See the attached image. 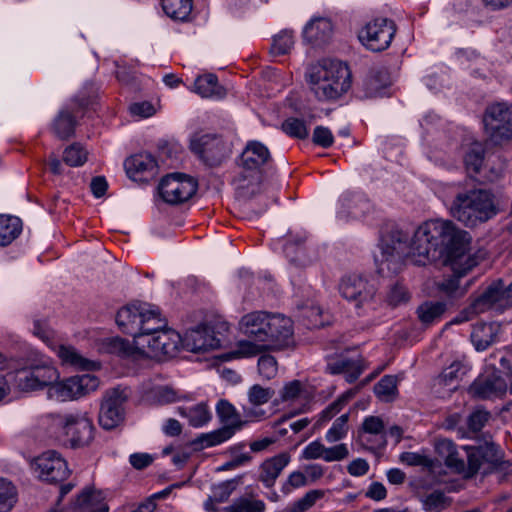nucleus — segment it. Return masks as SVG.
I'll return each mask as SVG.
<instances>
[{"mask_svg":"<svg viewBox=\"0 0 512 512\" xmlns=\"http://www.w3.org/2000/svg\"><path fill=\"white\" fill-rule=\"evenodd\" d=\"M470 237L468 232L455 226L451 221L429 220L421 224L409 247V253L420 265L443 258L446 265L459 271L477 265V260L468 253Z\"/></svg>","mask_w":512,"mask_h":512,"instance_id":"obj_1","label":"nucleus"},{"mask_svg":"<svg viewBox=\"0 0 512 512\" xmlns=\"http://www.w3.org/2000/svg\"><path fill=\"white\" fill-rule=\"evenodd\" d=\"M119 329L131 335L136 345L147 346L152 357L174 356L180 334L165 329L167 323L159 309L146 302H134L122 307L116 315Z\"/></svg>","mask_w":512,"mask_h":512,"instance_id":"obj_2","label":"nucleus"},{"mask_svg":"<svg viewBox=\"0 0 512 512\" xmlns=\"http://www.w3.org/2000/svg\"><path fill=\"white\" fill-rule=\"evenodd\" d=\"M499 201L491 189L474 188L454 197L451 215L467 227L486 223L500 212Z\"/></svg>","mask_w":512,"mask_h":512,"instance_id":"obj_3","label":"nucleus"},{"mask_svg":"<svg viewBox=\"0 0 512 512\" xmlns=\"http://www.w3.org/2000/svg\"><path fill=\"white\" fill-rule=\"evenodd\" d=\"M308 79L312 92L320 101L336 100L351 86L350 70L339 60L325 59L312 66Z\"/></svg>","mask_w":512,"mask_h":512,"instance_id":"obj_4","label":"nucleus"},{"mask_svg":"<svg viewBox=\"0 0 512 512\" xmlns=\"http://www.w3.org/2000/svg\"><path fill=\"white\" fill-rule=\"evenodd\" d=\"M48 429L57 439L63 438L72 448L83 447L94 438V425L88 412L75 410L46 416Z\"/></svg>","mask_w":512,"mask_h":512,"instance_id":"obj_5","label":"nucleus"},{"mask_svg":"<svg viewBox=\"0 0 512 512\" xmlns=\"http://www.w3.org/2000/svg\"><path fill=\"white\" fill-rule=\"evenodd\" d=\"M216 415L222 426L211 432L201 433L191 441L195 450L214 447L230 440L242 430L248 420L242 419L236 407L227 399H220L215 407Z\"/></svg>","mask_w":512,"mask_h":512,"instance_id":"obj_6","label":"nucleus"},{"mask_svg":"<svg viewBox=\"0 0 512 512\" xmlns=\"http://www.w3.org/2000/svg\"><path fill=\"white\" fill-rule=\"evenodd\" d=\"M408 235L397 226L387 227L381 234L375 254L378 272L382 275L397 274L402 269L404 258L409 254Z\"/></svg>","mask_w":512,"mask_h":512,"instance_id":"obj_7","label":"nucleus"},{"mask_svg":"<svg viewBox=\"0 0 512 512\" xmlns=\"http://www.w3.org/2000/svg\"><path fill=\"white\" fill-rule=\"evenodd\" d=\"M241 166L243 172L240 174L238 182L239 189H249L252 186L251 193L255 192L261 181V172L264 166L272 160L269 149L260 141H249L241 154Z\"/></svg>","mask_w":512,"mask_h":512,"instance_id":"obj_8","label":"nucleus"},{"mask_svg":"<svg viewBox=\"0 0 512 512\" xmlns=\"http://www.w3.org/2000/svg\"><path fill=\"white\" fill-rule=\"evenodd\" d=\"M227 330L226 322H218L216 325L201 324L186 331L184 337L180 336L178 347L182 345L187 351L194 353L217 349L221 346V339L218 335Z\"/></svg>","mask_w":512,"mask_h":512,"instance_id":"obj_9","label":"nucleus"},{"mask_svg":"<svg viewBox=\"0 0 512 512\" xmlns=\"http://www.w3.org/2000/svg\"><path fill=\"white\" fill-rule=\"evenodd\" d=\"M99 386V379L91 374L72 376L63 381L54 382L47 390L49 399L64 402L83 397Z\"/></svg>","mask_w":512,"mask_h":512,"instance_id":"obj_10","label":"nucleus"},{"mask_svg":"<svg viewBox=\"0 0 512 512\" xmlns=\"http://www.w3.org/2000/svg\"><path fill=\"white\" fill-rule=\"evenodd\" d=\"M129 396V389L120 386L104 393L99 412V424L103 429H114L124 421Z\"/></svg>","mask_w":512,"mask_h":512,"instance_id":"obj_11","label":"nucleus"},{"mask_svg":"<svg viewBox=\"0 0 512 512\" xmlns=\"http://www.w3.org/2000/svg\"><path fill=\"white\" fill-rule=\"evenodd\" d=\"M483 121L487 134L495 144L512 139V105H490L486 109Z\"/></svg>","mask_w":512,"mask_h":512,"instance_id":"obj_12","label":"nucleus"},{"mask_svg":"<svg viewBox=\"0 0 512 512\" xmlns=\"http://www.w3.org/2000/svg\"><path fill=\"white\" fill-rule=\"evenodd\" d=\"M396 33V25L388 18H375L359 32L360 42L373 52L386 50Z\"/></svg>","mask_w":512,"mask_h":512,"instance_id":"obj_13","label":"nucleus"},{"mask_svg":"<svg viewBox=\"0 0 512 512\" xmlns=\"http://www.w3.org/2000/svg\"><path fill=\"white\" fill-rule=\"evenodd\" d=\"M196 180L188 175L174 173L162 178L159 194L168 204L177 205L189 200L197 191Z\"/></svg>","mask_w":512,"mask_h":512,"instance_id":"obj_14","label":"nucleus"},{"mask_svg":"<svg viewBox=\"0 0 512 512\" xmlns=\"http://www.w3.org/2000/svg\"><path fill=\"white\" fill-rule=\"evenodd\" d=\"M58 379V371L46 360L26 367L16 375L17 385L24 391L49 388Z\"/></svg>","mask_w":512,"mask_h":512,"instance_id":"obj_15","label":"nucleus"},{"mask_svg":"<svg viewBox=\"0 0 512 512\" xmlns=\"http://www.w3.org/2000/svg\"><path fill=\"white\" fill-rule=\"evenodd\" d=\"M32 469L40 480L48 483L64 481L70 474L67 462L56 451H47L36 457Z\"/></svg>","mask_w":512,"mask_h":512,"instance_id":"obj_16","label":"nucleus"},{"mask_svg":"<svg viewBox=\"0 0 512 512\" xmlns=\"http://www.w3.org/2000/svg\"><path fill=\"white\" fill-rule=\"evenodd\" d=\"M338 289L340 295L347 301L354 303L356 308L369 304L376 295L374 285L359 275L343 277Z\"/></svg>","mask_w":512,"mask_h":512,"instance_id":"obj_17","label":"nucleus"},{"mask_svg":"<svg viewBox=\"0 0 512 512\" xmlns=\"http://www.w3.org/2000/svg\"><path fill=\"white\" fill-rule=\"evenodd\" d=\"M507 383L497 371L480 374L470 385L469 393L481 400L501 398L506 394Z\"/></svg>","mask_w":512,"mask_h":512,"instance_id":"obj_18","label":"nucleus"},{"mask_svg":"<svg viewBox=\"0 0 512 512\" xmlns=\"http://www.w3.org/2000/svg\"><path fill=\"white\" fill-rule=\"evenodd\" d=\"M191 150L210 166L219 165L226 156V146L221 137L211 134L195 136Z\"/></svg>","mask_w":512,"mask_h":512,"instance_id":"obj_19","label":"nucleus"},{"mask_svg":"<svg viewBox=\"0 0 512 512\" xmlns=\"http://www.w3.org/2000/svg\"><path fill=\"white\" fill-rule=\"evenodd\" d=\"M271 329L267 332V337L263 344L268 350H283L294 344L293 322L289 317L283 314L275 313L271 315Z\"/></svg>","mask_w":512,"mask_h":512,"instance_id":"obj_20","label":"nucleus"},{"mask_svg":"<svg viewBox=\"0 0 512 512\" xmlns=\"http://www.w3.org/2000/svg\"><path fill=\"white\" fill-rule=\"evenodd\" d=\"M101 353L111 354L123 359L137 360L142 356L152 357L147 353V346L136 345L133 341L121 337H108L103 339L98 346Z\"/></svg>","mask_w":512,"mask_h":512,"instance_id":"obj_21","label":"nucleus"},{"mask_svg":"<svg viewBox=\"0 0 512 512\" xmlns=\"http://www.w3.org/2000/svg\"><path fill=\"white\" fill-rule=\"evenodd\" d=\"M359 438L362 445L371 451L383 449L387 444L383 420L378 416L366 417L363 420Z\"/></svg>","mask_w":512,"mask_h":512,"instance_id":"obj_22","label":"nucleus"},{"mask_svg":"<svg viewBox=\"0 0 512 512\" xmlns=\"http://www.w3.org/2000/svg\"><path fill=\"white\" fill-rule=\"evenodd\" d=\"M124 168L130 179L144 182L156 174L157 164L151 154L140 153L127 158Z\"/></svg>","mask_w":512,"mask_h":512,"instance_id":"obj_23","label":"nucleus"},{"mask_svg":"<svg viewBox=\"0 0 512 512\" xmlns=\"http://www.w3.org/2000/svg\"><path fill=\"white\" fill-rule=\"evenodd\" d=\"M340 210L338 211V215L341 218H361L365 214H367L372 205L370 201L361 193L354 192H344L340 199Z\"/></svg>","mask_w":512,"mask_h":512,"instance_id":"obj_24","label":"nucleus"},{"mask_svg":"<svg viewBox=\"0 0 512 512\" xmlns=\"http://www.w3.org/2000/svg\"><path fill=\"white\" fill-rule=\"evenodd\" d=\"M333 34L332 22L324 17L312 19L303 30L304 39L314 46H321L329 42Z\"/></svg>","mask_w":512,"mask_h":512,"instance_id":"obj_25","label":"nucleus"},{"mask_svg":"<svg viewBox=\"0 0 512 512\" xmlns=\"http://www.w3.org/2000/svg\"><path fill=\"white\" fill-rule=\"evenodd\" d=\"M326 370L333 375L344 374L349 383L358 379L363 371L359 359H351L344 355L337 357H328Z\"/></svg>","mask_w":512,"mask_h":512,"instance_id":"obj_26","label":"nucleus"},{"mask_svg":"<svg viewBox=\"0 0 512 512\" xmlns=\"http://www.w3.org/2000/svg\"><path fill=\"white\" fill-rule=\"evenodd\" d=\"M290 459L288 453H281L265 460L260 467V481L267 488L272 487L283 469L289 464Z\"/></svg>","mask_w":512,"mask_h":512,"instance_id":"obj_27","label":"nucleus"},{"mask_svg":"<svg viewBox=\"0 0 512 512\" xmlns=\"http://www.w3.org/2000/svg\"><path fill=\"white\" fill-rule=\"evenodd\" d=\"M264 318L265 311L248 313L239 322L240 330L251 340L263 343V340L267 337V332L262 327Z\"/></svg>","mask_w":512,"mask_h":512,"instance_id":"obj_28","label":"nucleus"},{"mask_svg":"<svg viewBox=\"0 0 512 512\" xmlns=\"http://www.w3.org/2000/svg\"><path fill=\"white\" fill-rule=\"evenodd\" d=\"M466 265H463L459 271H455L451 266V270L453 271V275L444 278L443 280L437 283L438 291L448 297V298H460L467 292V286L460 285V278L464 276L468 271H470L473 267L465 268Z\"/></svg>","mask_w":512,"mask_h":512,"instance_id":"obj_29","label":"nucleus"},{"mask_svg":"<svg viewBox=\"0 0 512 512\" xmlns=\"http://www.w3.org/2000/svg\"><path fill=\"white\" fill-rule=\"evenodd\" d=\"M499 326L495 323H477L471 332V341L476 350L484 351L496 340Z\"/></svg>","mask_w":512,"mask_h":512,"instance_id":"obj_30","label":"nucleus"},{"mask_svg":"<svg viewBox=\"0 0 512 512\" xmlns=\"http://www.w3.org/2000/svg\"><path fill=\"white\" fill-rule=\"evenodd\" d=\"M58 356L63 363L71 365L81 370H97L100 363L92 361L81 356L74 347L61 345L58 348Z\"/></svg>","mask_w":512,"mask_h":512,"instance_id":"obj_31","label":"nucleus"},{"mask_svg":"<svg viewBox=\"0 0 512 512\" xmlns=\"http://www.w3.org/2000/svg\"><path fill=\"white\" fill-rule=\"evenodd\" d=\"M74 115L66 108L61 109L51 124V130L61 140L73 136L76 127Z\"/></svg>","mask_w":512,"mask_h":512,"instance_id":"obj_32","label":"nucleus"},{"mask_svg":"<svg viewBox=\"0 0 512 512\" xmlns=\"http://www.w3.org/2000/svg\"><path fill=\"white\" fill-rule=\"evenodd\" d=\"M178 413L187 418L189 425L194 428L203 427L212 419V413L204 402L192 407H178Z\"/></svg>","mask_w":512,"mask_h":512,"instance_id":"obj_33","label":"nucleus"},{"mask_svg":"<svg viewBox=\"0 0 512 512\" xmlns=\"http://www.w3.org/2000/svg\"><path fill=\"white\" fill-rule=\"evenodd\" d=\"M77 509L82 512H108V505L103 502L100 492L85 489L75 502Z\"/></svg>","mask_w":512,"mask_h":512,"instance_id":"obj_34","label":"nucleus"},{"mask_svg":"<svg viewBox=\"0 0 512 512\" xmlns=\"http://www.w3.org/2000/svg\"><path fill=\"white\" fill-rule=\"evenodd\" d=\"M390 84L391 79L387 69L372 70L365 81L367 95L370 97L382 96Z\"/></svg>","mask_w":512,"mask_h":512,"instance_id":"obj_35","label":"nucleus"},{"mask_svg":"<svg viewBox=\"0 0 512 512\" xmlns=\"http://www.w3.org/2000/svg\"><path fill=\"white\" fill-rule=\"evenodd\" d=\"M22 231V222L16 216H0V245L6 246L14 241Z\"/></svg>","mask_w":512,"mask_h":512,"instance_id":"obj_36","label":"nucleus"},{"mask_svg":"<svg viewBox=\"0 0 512 512\" xmlns=\"http://www.w3.org/2000/svg\"><path fill=\"white\" fill-rule=\"evenodd\" d=\"M192 0H162V8L174 20L185 21L191 14Z\"/></svg>","mask_w":512,"mask_h":512,"instance_id":"obj_37","label":"nucleus"},{"mask_svg":"<svg viewBox=\"0 0 512 512\" xmlns=\"http://www.w3.org/2000/svg\"><path fill=\"white\" fill-rule=\"evenodd\" d=\"M419 500L426 512H441L452 503L451 498L447 497L441 490H435L430 494L420 496Z\"/></svg>","mask_w":512,"mask_h":512,"instance_id":"obj_38","label":"nucleus"},{"mask_svg":"<svg viewBox=\"0 0 512 512\" xmlns=\"http://www.w3.org/2000/svg\"><path fill=\"white\" fill-rule=\"evenodd\" d=\"M446 305L440 301H427L417 309V314L423 324L429 325L439 320L445 312Z\"/></svg>","mask_w":512,"mask_h":512,"instance_id":"obj_39","label":"nucleus"},{"mask_svg":"<svg viewBox=\"0 0 512 512\" xmlns=\"http://www.w3.org/2000/svg\"><path fill=\"white\" fill-rule=\"evenodd\" d=\"M194 89L197 94L204 98L221 96L222 94L218 79L214 74L199 76L194 82Z\"/></svg>","mask_w":512,"mask_h":512,"instance_id":"obj_40","label":"nucleus"},{"mask_svg":"<svg viewBox=\"0 0 512 512\" xmlns=\"http://www.w3.org/2000/svg\"><path fill=\"white\" fill-rule=\"evenodd\" d=\"M491 414L485 409H475L467 417V430L459 429L462 437H470V434H476L480 432L483 427L490 420Z\"/></svg>","mask_w":512,"mask_h":512,"instance_id":"obj_41","label":"nucleus"},{"mask_svg":"<svg viewBox=\"0 0 512 512\" xmlns=\"http://www.w3.org/2000/svg\"><path fill=\"white\" fill-rule=\"evenodd\" d=\"M374 393L384 402L393 401L398 394L397 377L393 375H385L374 386Z\"/></svg>","mask_w":512,"mask_h":512,"instance_id":"obj_42","label":"nucleus"},{"mask_svg":"<svg viewBox=\"0 0 512 512\" xmlns=\"http://www.w3.org/2000/svg\"><path fill=\"white\" fill-rule=\"evenodd\" d=\"M485 157V150L480 144H473L464 156V164L467 173L473 177L482 168Z\"/></svg>","mask_w":512,"mask_h":512,"instance_id":"obj_43","label":"nucleus"},{"mask_svg":"<svg viewBox=\"0 0 512 512\" xmlns=\"http://www.w3.org/2000/svg\"><path fill=\"white\" fill-rule=\"evenodd\" d=\"M463 449L467 454V465L466 471H464V477L472 478L479 472L484 463L481 449L480 446H464Z\"/></svg>","mask_w":512,"mask_h":512,"instance_id":"obj_44","label":"nucleus"},{"mask_svg":"<svg viewBox=\"0 0 512 512\" xmlns=\"http://www.w3.org/2000/svg\"><path fill=\"white\" fill-rule=\"evenodd\" d=\"M264 510L265 503L262 500L241 497L230 506L223 508L222 512H264Z\"/></svg>","mask_w":512,"mask_h":512,"instance_id":"obj_45","label":"nucleus"},{"mask_svg":"<svg viewBox=\"0 0 512 512\" xmlns=\"http://www.w3.org/2000/svg\"><path fill=\"white\" fill-rule=\"evenodd\" d=\"M87 155V151L79 143H73L65 148L63 161L70 167H79L87 161Z\"/></svg>","mask_w":512,"mask_h":512,"instance_id":"obj_46","label":"nucleus"},{"mask_svg":"<svg viewBox=\"0 0 512 512\" xmlns=\"http://www.w3.org/2000/svg\"><path fill=\"white\" fill-rule=\"evenodd\" d=\"M17 500L14 485L5 479H0V512H8Z\"/></svg>","mask_w":512,"mask_h":512,"instance_id":"obj_47","label":"nucleus"},{"mask_svg":"<svg viewBox=\"0 0 512 512\" xmlns=\"http://www.w3.org/2000/svg\"><path fill=\"white\" fill-rule=\"evenodd\" d=\"M274 395V389L265 388L259 384L252 385L247 392L249 403L254 407L268 403Z\"/></svg>","mask_w":512,"mask_h":512,"instance_id":"obj_48","label":"nucleus"},{"mask_svg":"<svg viewBox=\"0 0 512 512\" xmlns=\"http://www.w3.org/2000/svg\"><path fill=\"white\" fill-rule=\"evenodd\" d=\"M349 414L345 413L338 417L331 428L326 432L325 439L329 443H335L346 437L348 432Z\"/></svg>","mask_w":512,"mask_h":512,"instance_id":"obj_49","label":"nucleus"},{"mask_svg":"<svg viewBox=\"0 0 512 512\" xmlns=\"http://www.w3.org/2000/svg\"><path fill=\"white\" fill-rule=\"evenodd\" d=\"M258 373L265 380L273 379L278 373V363L274 356L263 354L257 362Z\"/></svg>","mask_w":512,"mask_h":512,"instance_id":"obj_50","label":"nucleus"},{"mask_svg":"<svg viewBox=\"0 0 512 512\" xmlns=\"http://www.w3.org/2000/svg\"><path fill=\"white\" fill-rule=\"evenodd\" d=\"M282 130L290 137L305 139L308 136V128L304 120L290 117L282 123Z\"/></svg>","mask_w":512,"mask_h":512,"instance_id":"obj_51","label":"nucleus"},{"mask_svg":"<svg viewBox=\"0 0 512 512\" xmlns=\"http://www.w3.org/2000/svg\"><path fill=\"white\" fill-rule=\"evenodd\" d=\"M267 346L261 343L257 344L251 340L239 341L236 349L232 352L235 357H251L267 351Z\"/></svg>","mask_w":512,"mask_h":512,"instance_id":"obj_52","label":"nucleus"},{"mask_svg":"<svg viewBox=\"0 0 512 512\" xmlns=\"http://www.w3.org/2000/svg\"><path fill=\"white\" fill-rule=\"evenodd\" d=\"M294 44L291 31L283 30L274 37L272 52L276 55H284L290 51Z\"/></svg>","mask_w":512,"mask_h":512,"instance_id":"obj_53","label":"nucleus"},{"mask_svg":"<svg viewBox=\"0 0 512 512\" xmlns=\"http://www.w3.org/2000/svg\"><path fill=\"white\" fill-rule=\"evenodd\" d=\"M485 297L491 302L492 306L499 304L500 306L507 305L504 291V283L502 280H498L492 283L483 292Z\"/></svg>","mask_w":512,"mask_h":512,"instance_id":"obj_54","label":"nucleus"},{"mask_svg":"<svg viewBox=\"0 0 512 512\" xmlns=\"http://www.w3.org/2000/svg\"><path fill=\"white\" fill-rule=\"evenodd\" d=\"M482 458L484 462L492 464L494 466H499L503 462V453L499 446L492 442H486L483 445H480Z\"/></svg>","mask_w":512,"mask_h":512,"instance_id":"obj_55","label":"nucleus"},{"mask_svg":"<svg viewBox=\"0 0 512 512\" xmlns=\"http://www.w3.org/2000/svg\"><path fill=\"white\" fill-rule=\"evenodd\" d=\"M153 397L154 400L161 405L174 403L182 399L178 391L167 385L155 388Z\"/></svg>","mask_w":512,"mask_h":512,"instance_id":"obj_56","label":"nucleus"},{"mask_svg":"<svg viewBox=\"0 0 512 512\" xmlns=\"http://www.w3.org/2000/svg\"><path fill=\"white\" fill-rule=\"evenodd\" d=\"M326 446L319 440L310 442L301 453V458L304 460H317L324 458Z\"/></svg>","mask_w":512,"mask_h":512,"instance_id":"obj_57","label":"nucleus"},{"mask_svg":"<svg viewBox=\"0 0 512 512\" xmlns=\"http://www.w3.org/2000/svg\"><path fill=\"white\" fill-rule=\"evenodd\" d=\"M349 456V449L345 443H340L332 447H326L323 460L326 462L342 461Z\"/></svg>","mask_w":512,"mask_h":512,"instance_id":"obj_58","label":"nucleus"},{"mask_svg":"<svg viewBox=\"0 0 512 512\" xmlns=\"http://www.w3.org/2000/svg\"><path fill=\"white\" fill-rule=\"evenodd\" d=\"M307 484L306 475L301 471H294L288 476L281 490L284 494H289L293 489L304 487Z\"/></svg>","mask_w":512,"mask_h":512,"instance_id":"obj_59","label":"nucleus"},{"mask_svg":"<svg viewBox=\"0 0 512 512\" xmlns=\"http://www.w3.org/2000/svg\"><path fill=\"white\" fill-rule=\"evenodd\" d=\"M303 391V385L299 380H292L286 383L280 391V399L283 402L292 401L298 398Z\"/></svg>","mask_w":512,"mask_h":512,"instance_id":"obj_60","label":"nucleus"},{"mask_svg":"<svg viewBox=\"0 0 512 512\" xmlns=\"http://www.w3.org/2000/svg\"><path fill=\"white\" fill-rule=\"evenodd\" d=\"M312 140L316 145L329 148L334 142V137L329 128L317 126L314 129Z\"/></svg>","mask_w":512,"mask_h":512,"instance_id":"obj_61","label":"nucleus"},{"mask_svg":"<svg viewBox=\"0 0 512 512\" xmlns=\"http://www.w3.org/2000/svg\"><path fill=\"white\" fill-rule=\"evenodd\" d=\"M408 300L409 293L407 289L400 284L393 285L387 295V301L392 306H397L402 303H406Z\"/></svg>","mask_w":512,"mask_h":512,"instance_id":"obj_62","label":"nucleus"},{"mask_svg":"<svg viewBox=\"0 0 512 512\" xmlns=\"http://www.w3.org/2000/svg\"><path fill=\"white\" fill-rule=\"evenodd\" d=\"M33 333L44 342H49L54 337V331L46 320L35 319L33 321Z\"/></svg>","mask_w":512,"mask_h":512,"instance_id":"obj_63","label":"nucleus"},{"mask_svg":"<svg viewBox=\"0 0 512 512\" xmlns=\"http://www.w3.org/2000/svg\"><path fill=\"white\" fill-rule=\"evenodd\" d=\"M306 240L305 235L296 236L294 239H289L284 245V253L290 261H295L294 254L301 251L302 246Z\"/></svg>","mask_w":512,"mask_h":512,"instance_id":"obj_64","label":"nucleus"}]
</instances>
